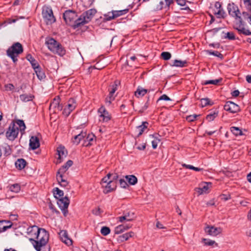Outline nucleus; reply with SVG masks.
I'll return each instance as SVG.
<instances>
[{"label": "nucleus", "mask_w": 251, "mask_h": 251, "mask_svg": "<svg viewBox=\"0 0 251 251\" xmlns=\"http://www.w3.org/2000/svg\"><path fill=\"white\" fill-rule=\"evenodd\" d=\"M63 17L67 24L76 29L82 26L81 19L78 17L76 12L72 10H67L63 13Z\"/></svg>", "instance_id": "f257e3e1"}, {"label": "nucleus", "mask_w": 251, "mask_h": 251, "mask_svg": "<svg viewBox=\"0 0 251 251\" xmlns=\"http://www.w3.org/2000/svg\"><path fill=\"white\" fill-rule=\"evenodd\" d=\"M49 233L44 228H41L40 233H37L34 238H30L29 240L35 249H39V247H44L49 241Z\"/></svg>", "instance_id": "f03ea898"}, {"label": "nucleus", "mask_w": 251, "mask_h": 251, "mask_svg": "<svg viewBox=\"0 0 251 251\" xmlns=\"http://www.w3.org/2000/svg\"><path fill=\"white\" fill-rule=\"evenodd\" d=\"M45 44L48 49L53 53L57 54L60 56H63L65 54L66 50L65 48L54 38H46Z\"/></svg>", "instance_id": "7ed1b4c3"}, {"label": "nucleus", "mask_w": 251, "mask_h": 251, "mask_svg": "<svg viewBox=\"0 0 251 251\" xmlns=\"http://www.w3.org/2000/svg\"><path fill=\"white\" fill-rule=\"evenodd\" d=\"M24 51L22 45L19 42L13 44L6 50L7 55L11 58L13 62L16 63L18 61L17 56Z\"/></svg>", "instance_id": "20e7f679"}, {"label": "nucleus", "mask_w": 251, "mask_h": 251, "mask_svg": "<svg viewBox=\"0 0 251 251\" xmlns=\"http://www.w3.org/2000/svg\"><path fill=\"white\" fill-rule=\"evenodd\" d=\"M42 15L44 22L48 25H52L56 21L51 7L49 5H44L42 9Z\"/></svg>", "instance_id": "39448f33"}, {"label": "nucleus", "mask_w": 251, "mask_h": 251, "mask_svg": "<svg viewBox=\"0 0 251 251\" xmlns=\"http://www.w3.org/2000/svg\"><path fill=\"white\" fill-rule=\"evenodd\" d=\"M227 9L228 14L232 17L234 18L235 20H238L239 22V27L242 25H244V22H243L241 17L240 16V11L238 7L234 4V3H229L227 6Z\"/></svg>", "instance_id": "423d86ee"}, {"label": "nucleus", "mask_w": 251, "mask_h": 251, "mask_svg": "<svg viewBox=\"0 0 251 251\" xmlns=\"http://www.w3.org/2000/svg\"><path fill=\"white\" fill-rule=\"evenodd\" d=\"M19 128L16 127L14 122H12L9 125L5 133L6 138L10 141H14L18 136Z\"/></svg>", "instance_id": "0eeeda50"}, {"label": "nucleus", "mask_w": 251, "mask_h": 251, "mask_svg": "<svg viewBox=\"0 0 251 251\" xmlns=\"http://www.w3.org/2000/svg\"><path fill=\"white\" fill-rule=\"evenodd\" d=\"M97 13V10L95 9H90L83 12L80 16L81 19L82 26L84 24L88 23L90 22L94 16Z\"/></svg>", "instance_id": "6e6552de"}, {"label": "nucleus", "mask_w": 251, "mask_h": 251, "mask_svg": "<svg viewBox=\"0 0 251 251\" xmlns=\"http://www.w3.org/2000/svg\"><path fill=\"white\" fill-rule=\"evenodd\" d=\"M57 203L59 207L62 210L64 216L66 217L68 213V207L70 203V200L68 197H65L59 199Z\"/></svg>", "instance_id": "1a4fd4ad"}, {"label": "nucleus", "mask_w": 251, "mask_h": 251, "mask_svg": "<svg viewBox=\"0 0 251 251\" xmlns=\"http://www.w3.org/2000/svg\"><path fill=\"white\" fill-rule=\"evenodd\" d=\"M60 99L59 96H56L50 102V110H53V113H57L63 109V106L60 104Z\"/></svg>", "instance_id": "9d476101"}, {"label": "nucleus", "mask_w": 251, "mask_h": 251, "mask_svg": "<svg viewBox=\"0 0 251 251\" xmlns=\"http://www.w3.org/2000/svg\"><path fill=\"white\" fill-rule=\"evenodd\" d=\"M76 106L75 100L73 98L70 99L68 101L67 105L63 110V114L68 117L71 112L75 109Z\"/></svg>", "instance_id": "9b49d317"}, {"label": "nucleus", "mask_w": 251, "mask_h": 251, "mask_svg": "<svg viewBox=\"0 0 251 251\" xmlns=\"http://www.w3.org/2000/svg\"><path fill=\"white\" fill-rule=\"evenodd\" d=\"M224 109L231 113H236L240 111L238 105L231 101H227L224 105Z\"/></svg>", "instance_id": "f8f14e48"}, {"label": "nucleus", "mask_w": 251, "mask_h": 251, "mask_svg": "<svg viewBox=\"0 0 251 251\" xmlns=\"http://www.w3.org/2000/svg\"><path fill=\"white\" fill-rule=\"evenodd\" d=\"M102 187L103 188V193L108 194L115 190L117 187V182L114 181H109Z\"/></svg>", "instance_id": "ddd939ff"}, {"label": "nucleus", "mask_w": 251, "mask_h": 251, "mask_svg": "<svg viewBox=\"0 0 251 251\" xmlns=\"http://www.w3.org/2000/svg\"><path fill=\"white\" fill-rule=\"evenodd\" d=\"M61 240L67 245L71 246L73 244L72 240L69 237L68 232L66 230H61L59 233Z\"/></svg>", "instance_id": "4468645a"}, {"label": "nucleus", "mask_w": 251, "mask_h": 251, "mask_svg": "<svg viewBox=\"0 0 251 251\" xmlns=\"http://www.w3.org/2000/svg\"><path fill=\"white\" fill-rule=\"evenodd\" d=\"M98 112L100 113V117L102 118V120L103 122H107L111 120V115L105 109L104 106H101L99 109Z\"/></svg>", "instance_id": "2eb2a0df"}, {"label": "nucleus", "mask_w": 251, "mask_h": 251, "mask_svg": "<svg viewBox=\"0 0 251 251\" xmlns=\"http://www.w3.org/2000/svg\"><path fill=\"white\" fill-rule=\"evenodd\" d=\"M57 152L58 155L57 160L58 161L59 160L57 163H60L62 162L63 158L67 156V151L65 150L64 146H59L57 148Z\"/></svg>", "instance_id": "dca6fc26"}, {"label": "nucleus", "mask_w": 251, "mask_h": 251, "mask_svg": "<svg viewBox=\"0 0 251 251\" xmlns=\"http://www.w3.org/2000/svg\"><path fill=\"white\" fill-rule=\"evenodd\" d=\"M96 140V136L93 133L87 134L84 138L83 146L85 147H90L93 144Z\"/></svg>", "instance_id": "f3484780"}, {"label": "nucleus", "mask_w": 251, "mask_h": 251, "mask_svg": "<svg viewBox=\"0 0 251 251\" xmlns=\"http://www.w3.org/2000/svg\"><path fill=\"white\" fill-rule=\"evenodd\" d=\"M40 145L39 139L37 137L34 136L31 137L29 140V147L32 150L38 148Z\"/></svg>", "instance_id": "a211bd4d"}, {"label": "nucleus", "mask_w": 251, "mask_h": 251, "mask_svg": "<svg viewBox=\"0 0 251 251\" xmlns=\"http://www.w3.org/2000/svg\"><path fill=\"white\" fill-rule=\"evenodd\" d=\"M40 228L36 226H30L27 228V234L29 236L35 238L37 233H40Z\"/></svg>", "instance_id": "6ab92c4d"}, {"label": "nucleus", "mask_w": 251, "mask_h": 251, "mask_svg": "<svg viewBox=\"0 0 251 251\" xmlns=\"http://www.w3.org/2000/svg\"><path fill=\"white\" fill-rule=\"evenodd\" d=\"M131 227V225L128 224H122L117 226L114 229V233L116 234L122 233Z\"/></svg>", "instance_id": "aec40b11"}, {"label": "nucleus", "mask_w": 251, "mask_h": 251, "mask_svg": "<svg viewBox=\"0 0 251 251\" xmlns=\"http://www.w3.org/2000/svg\"><path fill=\"white\" fill-rule=\"evenodd\" d=\"M220 228L215 227L214 226H206L205 228V232L207 233L209 235L212 236H216L220 233Z\"/></svg>", "instance_id": "412c9836"}, {"label": "nucleus", "mask_w": 251, "mask_h": 251, "mask_svg": "<svg viewBox=\"0 0 251 251\" xmlns=\"http://www.w3.org/2000/svg\"><path fill=\"white\" fill-rule=\"evenodd\" d=\"M133 235L134 232L132 231L126 233L125 234L119 236L117 239V241L119 243H123L127 240L130 237H132Z\"/></svg>", "instance_id": "4be33fe9"}, {"label": "nucleus", "mask_w": 251, "mask_h": 251, "mask_svg": "<svg viewBox=\"0 0 251 251\" xmlns=\"http://www.w3.org/2000/svg\"><path fill=\"white\" fill-rule=\"evenodd\" d=\"M87 133L86 132L81 131L79 134L74 136L72 139V142L74 144L78 145L80 141L85 138L86 136Z\"/></svg>", "instance_id": "5701e85b"}, {"label": "nucleus", "mask_w": 251, "mask_h": 251, "mask_svg": "<svg viewBox=\"0 0 251 251\" xmlns=\"http://www.w3.org/2000/svg\"><path fill=\"white\" fill-rule=\"evenodd\" d=\"M237 26H234V28L237 30L240 34H243L245 35H251V31L249 29H246L242 25L239 27V22L236 24Z\"/></svg>", "instance_id": "b1692460"}, {"label": "nucleus", "mask_w": 251, "mask_h": 251, "mask_svg": "<svg viewBox=\"0 0 251 251\" xmlns=\"http://www.w3.org/2000/svg\"><path fill=\"white\" fill-rule=\"evenodd\" d=\"M26 164V161L23 158L18 159L15 163L16 168L19 170H22L24 169Z\"/></svg>", "instance_id": "393cba45"}, {"label": "nucleus", "mask_w": 251, "mask_h": 251, "mask_svg": "<svg viewBox=\"0 0 251 251\" xmlns=\"http://www.w3.org/2000/svg\"><path fill=\"white\" fill-rule=\"evenodd\" d=\"M153 99H151L150 96L147 97V100L141 109L139 110L140 113H143L145 110H146L153 103Z\"/></svg>", "instance_id": "a878e982"}, {"label": "nucleus", "mask_w": 251, "mask_h": 251, "mask_svg": "<svg viewBox=\"0 0 251 251\" xmlns=\"http://www.w3.org/2000/svg\"><path fill=\"white\" fill-rule=\"evenodd\" d=\"M187 65V61L175 59L172 61L171 66L176 67H185Z\"/></svg>", "instance_id": "bb28decb"}, {"label": "nucleus", "mask_w": 251, "mask_h": 251, "mask_svg": "<svg viewBox=\"0 0 251 251\" xmlns=\"http://www.w3.org/2000/svg\"><path fill=\"white\" fill-rule=\"evenodd\" d=\"M25 58L30 63L33 69H35V68L40 66L38 62L34 59L31 54H28Z\"/></svg>", "instance_id": "cd10ccee"}, {"label": "nucleus", "mask_w": 251, "mask_h": 251, "mask_svg": "<svg viewBox=\"0 0 251 251\" xmlns=\"http://www.w3.org/2000/svg\"><path fill=\"white\" fill-rule=\"evenodd\" d=\"M38 78L41 80L46 77V75L40 66L34 69Z\"/></svg>", "instance_id": "c85d7f7f"}, {"label": "nucleus", "mask_w": 251, "mask_h": 251, "mask_svg": "<svg viewBox=\"0 0 251 251\" xmlns=\"http://www.w3.org/2000/svg\"><path fill=\"white\" fill-rule=\"evenodd\" d=\"M150 90L144 89L141 87H138L136 91L135 92V96L138 98L139 96H144L148 92H150Z\"/></svg>", "instance_id": "c756f323"}, {"label": "nucleus", "mask_w": 251, "mask_h": 251, "mask_svg": "<svg viewBox=\"0 0 251 251\" xmlns=\"http://www.w3.org/2000/svg\"><path fill=\"white\" fill-rule=\"evenodd\" d=\"M149 126V123L147 122H143L141 125H140L137 127V129L139 131V133L137 135V137H139L144 132L145 130Z\"/></svg>", "instance_id": "7c9ffc66"}, {"label": "nucleus", "mask_w": 251, "mask_h": 251, "mask_svg": "<svg viewBox=\"0 0 251 251\" xmlns=\"http://www.w3.org/2000/svg\"><path fill=\"white\" fill-rule=\"evenodd\" d=\"M223 80L222 78H220L219 79H214V80H205L202 81V84L206 85L208 84H213L214 85H218L220 83L222 82Z\"/></svg>", "instance_id": "2f4dec72"}, {"label": "nucleus", "mask_w": 251, "mask_h": 251, "mask_svg": "<svg viewBox=\"0 0 251 251\" xmlns=\"http://www.w3.org/2000/svg\"><path fill=\"white\" fill-rule=\"evenodd\" d=\"M34 96L31 94H22L20 95V99L21 101L24 102H28L32 100Z\"/></svg>", "instance_id": "473e14b6"}, {"label": "nucleus", "mask_w": 251, "mask_h": 251, "mask_svg": "<svg viewBox=\"0 0 251 251\" xmlns=\"http://www.w3.org/2000/svg\"><path fill=\"white\" fill-rule=\"evenodd\" d=\"M16 123L18 126L19 130H20L21 134H23L25 133V130L26 128L25 125L24 121L22 120H17L15 121V124Z\"/></svg>", "instance_id": "72a5a7b5"}, {"label": "nucleus", "mask_w": 251, "mask_h": 251, "mask_svg": "<svg viewBox=\"0 0 251 251\" xmlns=\"http://www.w3.org/2000/svg\"><path fill=\"white\" fill-rule=\"evenodd\" d=\"M53 195L54 197L58 199V200L62 198H63L64 192L63 191L60 190L58 188H55L53 190Z\"/></svg>", "instance_id": "f704fd0d"}, {"label": "nucleus", "mask_w": 251, "mask_h": 251, "mask_svg": "<svg viewBox=\"0 0 251 251\" xmlns=\"http://www.w3.org/2000/svg\"><path fill=\"white\" fill-rule=\"evenodd\" d=\"M211 184V183H206L205 182L204 184V185L202 186L201 187L197 188V192L200 194H202L204 193H206L207 191L209 189L208 185Z\"/></svg>", "instance_id": "c9c22d12"}, {"label": "nucleus", "mask_w": 251, "mask_h": 251, "mask_svg": "<svg viewBox=\"0 0 251 251\" xmlns=\"http://www.w3.org/2000/svg\"><path fill=\"white\" fill-rule=\"evenodd\" d=\"M125 177L130 185H134L137 182V178L134 175H128Z\"/></svg>", "instance_id": "e433bc0d"}, {"label": "nucleus", "mask_w": 251, "mask_h": 251, "mask_svg": "<svg viewBox=\"0 0 251 251\" xmlns=\"http://www.w3.org/2000/svg\"><path fill=\"white\" fill-rule=\"evenodd\" d=\"M202 241L205 246H214V245H215L216 247L218 246V244L213 240H211L208 239L202 238Z\"/></svg>", "instance_id": "4c0bfd02"}, {"label": "nucleus", "mask_w": 251, "mask_h": 251, "mask_svg": "<svg viewBox=\"0 0 251 251\" xmlns=\"http://www.w3.org/2000/svg\"><path fill=\"white\" fill-rule=\"evenodd\" d=\"M214 14L217 15V18H218L225 19L227 16L226 12L223 9V8H221L220 9H219L218 10H217V11H215L214 12Z\"/></svg>", "instance_id": "58836bf2"}, {"label": "nucleus", "mask_w": 251, "mask_h": 251, "mask_svg": "<svg viewBox=\"0 0 251 251\" xmlns=\"http://www.w3.org/2000/svg\"><path fill=\"white\" fill-rule=\"evenodd\" d=\"M231 132L235 136L242 135L243 132L239 127L235 126H232L230 127Z\"/></svg>", "instance_id": "ea45409f"}, {"label": "nucleus", "mask_w": 251, "mask_h": 251, "mask_svg": "<svg viewBox=\"0 0 251 251\" xmlns=\"http://www.w3.org/2000/svg\"><path fill=\"white\" fill-rule=\"evenodd\" d=\"M201 105L202 107L207 105H212L213 102L211 101L209 98H203L201 100Z\"/></svg>", "instance_id": "a19ab883"}, {"label": "nucleus", "mask_w": 251, "mask_h": 251, "mask_svg": "<svg viewBox=\"0 0 251 251\" xmlns=\"http://www.w3.org/2000/svg\"><path fill=\"white\" fill-rule=\"evenodd\" d=\"M129 11L128 9L121 10H113L115 18L126 14Z\"/></svg>", "instance_id": "79ce46f5"}, {"label": "nucleus", "mask_w": 251, "mask_h": 251, "mask_svg": "<svg viewBox=\"0 0 251 251\" xmlns=\"http://www.w3.org/2000/svg\"><path fill=\"white\" fill-rule=\"evenodd\" d=\"M115 19L113 10L104 15V19L105 21H110Z\"/></svg>", "instance_id": "37998d69"}, {"label": "nucleus", "mask_w": 251, "mask_h": 251, "mask_svg": "<svg viewBox=\"0 0 251 251\" xmlns=\"http://www.w3.org/2000/svg\"><path fill=\"white\" fill-rule=\"evenodd\" d=\"M207 51L209 54L217 56L220 58L221 59H223L224 58L223 55L218 51H213L211 50H208Z\"/></svg>", "instance_id": "c03bdc74"}, {"label": "nucleus", "mask_w": 251, "mask_h": 251, "mask_svg": "<svg viewBox=\"0 0 251 251\" xmlns=\"http://www.w3.org/2000/svg\"><path fill=\"white\" fill-rule=\"evenodd\" d=\"M10 190L13 192L18 193L21 190V186L19 184L16 183L11 185L9 187Z\"/></svg>", "instance_id": "a18cd8bd"}, {"label": "nucleus", "mask_w": 251, "mask_h": 251, "mask_svg": "<svg viewBox=\"0 0 251 251\" xmlns=\"http://www.w3.org/2000/svg\"><path fill=\"white\" fill-rule=\"evenodd\" d=\"M182 166L184 168H185L186 169H190V170H194L196 172H199V171H201V170H203V169L202 168H198V167H195L192 165H187V164H182Z\"/></svg>", "instance_id": "49530a36"}, {"label": "nucleus", "mask_w": 251, "mask_h": 251, "mask_svg": "<svg viewBox=\"0 0 251 251\" xmlns=\"http://www.w3.org/2000/svg\"><path fill=\"white\" fill-rule=\"evenodd\" d=\"M218 116V112H213L208 114L206 117V119L209 121H212Z\"/></svg>", "instance_id": "de8ad7c7"}, {"label": "nucleus", "mask_w": 251, "mask_h": 251, "mask_svg": "<svg viewBox=\"0 0 251 251\" xmlns=\"http://www.w3.org/2000/svg\"><path fill=\"white\" fill-rule=\"evenodd\" d=\"M124 214H125L126 218V221H131L133 220L135 217L134 216V213L130 211L124 213Z\"/></svg>", "instance_id": "09e8293b"}, {"label": "nucleus", "mask_w": 251, "mask_h": 251, "mask_svg": "<svg viewBox=\"0 0 251 251\" xmlns=\"http://www.w3.org/2000/svg\"><path fill=\"white\" fill-rule=\"evenodd\" d=\"M166 4V2H165L161 0L159 2V4L156 6V9L158 10H162L163 8H169L170 6H168Z\"/></svg>", "instance_id": "8fccbe9b"}, {"label": "nucleus", "mask_w": 251, "mask_h": 251, "mask_svg": "<svg viewBox=\"0 0 251 251\" xmlns=\"http://www.w3.org/2000/svg\"><path fill=\"white\" fill-rule=\"evenodd\" d=\"M152 136L154 138V139L151 142L152 147L153 149H155L157 147L158 144L160 142V139L154 135H152Z\"/></svg>", "instance_id": "3c124183"}, {"label": "nucleus", "mask_w": 251, "mask_h": 251, "mask_svg": "<svg viewBox=\"0 0 251 251\" xmlns=\"http://www.w3.org/2000/svg\"><path fill=\"white\" fill-rule=\"evenodd\" d=\"M114 100L115 97L113 96V95H111L109 93L108 96L105 99V102L108 105H110L112 101Z\"/></svg>", "instance_id": "603ef678"}, {"label": "nucleus", "mask_w": 251, "mask_h": 251, "mask_svg": "<svg viewBox=\"0 0 251 251\" xmlns=\"http://www.w3.org/2000/svg\"><path fill=\"white\" fill-rule=\"evenodd\" d=\"M111 173H108L106 176L102 178L100 182V184H101L102 186H103V185L107 183V182L110 181L109 179L111 177Z\"/></svg>", "instance_id": "864d4df0"}, {"label": "nucleus", "mask_w": 251, "mask_h": 251, "mask_svg": "<svg viewBox=\"0 0 251 251\" xmlns=\"http://www.w3.org/2000/svg\"><path fill=\"white\" fill-rule=\"evenodd\" d=\"M100 232L102 235L106 236L110 232V229L107 226H103L101 227Z\"/></svg>", "instance_id": "5fc2aeb1"}, {"label": "nucleus", "mask_w": 251, "mask_h": 251, "mask_svg": "<svg viewBox=\"0 0 251 251\" xmlns=\"http://www.w3.org/2000/svg\"><path fill=\"white\" fill-rule=\"evenodd\" d=\"M161 57L165 60H168L171 57V54L169 52L164 51L161 54Z\"/></svg>", "instance_id": "6e6d98bb"}, {"label": "nucleus", "mask_w": 251, "mask_h": 251, "mask_svg": "<svg viewBox=\"0 0 251 251\" xmlns=\"http://www.w3.org/2000/svg\"><path fill=\"white\" fill-rule=\"evenodd\" d=\"M224 38H227L229 40H234L236 39L235 35L232 32H227L226 33V36Z\"/></svg>", "instance_id": "4d7b16f0"}, {"label": "nucleus", "mask_w": 251, "mask_h": 251, "mask_svg": "<svg viewBox=\"0 0 251 251\" xmlns=\"http://www.w3.org/2000/svg\"><path fill=\"white\" fill-rule=\"evenodd\" d=\"M5 225L4 221H0V232H4L9 228V226H3Z\"/></svg>", "instance_id": "13d9d810"}, {"label": "nucleus", "mask_w": 251, "mask_h": 251, "mask_svg": "<svg viewBox=\"0 0 251 251\" xmlns=\"http://www.w3.org/2000/svg\"><path fill=\"white\" fill-rule=\"evenodd\" d=\"M199 115L194 114V115H191L187 116L186 118V120L189 122H192L195 121L196 120V118L197 117H198Z\"/></svg>", "instance_id": "bf43d9fd"}, {"label": "nucleus", "mask_w": 251, "mask_h": 251, "mask_svg": "<svg viewBox=\"0 0 251 251\" xmlns=\"http://www.w3.org/2000/svg\"><path fill=\"white\" fill-rule=\"evenodd\" d=\"M110 89H109V94L111 95H114L115 92L117 90L118 85L116 83V82L112 85Z\"/></svg>", "instance_id": "052dcab7"}, {"label": "nucleus", "mask_w": 251, "mask_h": 251, "mask_svg": "<svg viewBox=\"0 0 251 251\" xmlns=\"http://www.w3.org/2000/svg\"><path fill=\"white\" fill-rule=\"evenodd\" d=\"M119 183H120V186L122 188H126L128 186V184H127V182L124 179H122V178L120 179H119Z\"/></svg>", "instance_id": "680f3d73"}, {"label": "nucleus", "mask_w": 251, "mask_h": 251, "mask_svg": "<svg viewBox=\"0 0 251 251\" xmlns=\"http://www.w3.org/2000/svg\"><path fill=\"white\" fill-rule=\"evenodd\" d=\"M73 164V162L72 160H69L68 161H67V162L64 164L62 166L63 167H64V168L65 169H66L67 170H68V169L71 167L72 166Z\"/></svg>", "instance_id": "e2e57ef3"}, {"label": "nucleus", "mask_w": 251, "mask_h": 251, "mask_svg": "<svg viewBox=\"0 0 251 251\" xmlns=\"http://www.w3.org/2000/svg\"><path fill=\"white\" fill-rule=\"evenodd\" d=\"M164 100L166 101H170L171 100V99L166 94H163L162 96H161L158 99L157 102H158L159 100Z\"/></svg>", "instance_id": "0e129e2a"}, {"label": "nucleus", "mask_w": 251, "mask_h": 251, "mask_svg": "<svg viewBox=\"0 0 251 251\" xmlns=\"http://www.w3.org/2000/svg\"><path fill=\"white\" fill-rule=\"evenodd\" d=\"M102 212V211L100 207L95 208L92 210V213L95 215H100Z\"/></svg>", "instance_id": "69168bd1"}, {"label": "nucleus", "mask_w": 251, "mask_h": 251, "mask_svg": "<svg viewBox=\"0 0 251 251\" xmlns=\"http://www.w3.org/2000/svg\"><path fill=\"white\" fill-rule=\"evenodd\" d=\"M247 10L251 13V0H248V2H244Z\"/></svg>", "instance_id": "338daca9"}, {"label": "nucleus", "mask_w": 251, "mask_h": 251, "mask_svg": "<svg viewBox=\"0 0 251 251\" xmlns=\"http://www.w3.org/2000/svg\"><path fill=\"white\" fill-rule=\"evenodd\" d=\"M11 153V149L10 148V147L9 146L5 147L4 148V156H7L10 155Z\"/></svg>", "instance_id": "774afa93"}]
</instances>
